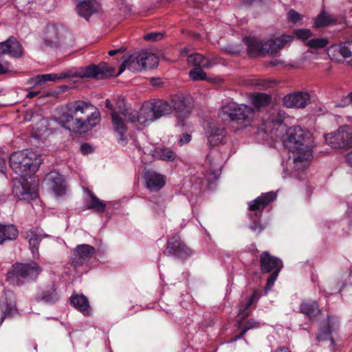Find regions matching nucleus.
<instances>
[{"mask_svg":"<svg viewBox=\"0 0 352 352\" xmlns=\"http://www.w3.org/2000/svg\"><path fill=\"white\" fill-rule=\"evenodd\" d=\"M100 120V112L94 104L78 100L65 104L59 118V124L74 133H82L91 131Z\"/></svg>","mask_w":352,"mask_h":352,"instance_id":"1","label":"nucleus"},{"mask_svg":"<svg viewBox=\"0 0 352 352\" xmlns=\"http://www.w3.org/2000/svg\"><path fill=\"white\" fill-rule=\"evenodd\" d=\"M283 143L292 153L294 163L298 168L313 158L312 148L316 146L312 134L299 126H292L287 131Z\"/></svg>","mask_w":352,"mask_h":352,"instance_id":"2","label":"nucleus"},{"mask_svg":"<svg viewBox=\"0 0 352 352\" xmlns=\"http://www.w3.org/2000/svg\"><path fill=\"white\" fill-rule=\"evenodd\" d=\"M41 162L40 155L30 149L14 151L10 156L11 168L22 177L34 174L38 169Z\"/></svg>","mask_w":352,"mask_h":352,"instance_id":"3","label":"nucleus"},{"mask_svg":"<svg viewBox=\"0 0 352 352\" xmlns=\"http://www.w3.org/2000/svg\"><path fill=\"white\" fill-rule=\"evenodd\" d=\"M218 115L223 120L230 119L244 128L251 125L254 118L255 111L253 107L245 104L228 103L219 109Z\"/></svg>","mask_w":352,"mask_h":352,"instance_id":"4","label":"nucleus"},{"mask_svg":"<svg viewBox=\"0 0 352 352\" xmlns=\"http://www.w3.org/2000/svg\"><path fill=\"white\" fill-rule=\"evenodd\" d=\"M261 270L264 274L270 273L267 280L266 290H270L273 287L278 274L283 267V262L279 258L270 254L267 251L263 252L260 256Z\"/></svg>","mask_w":352,"mask_h":352,"instance_id":"5","label":"nucleus"},{"mask_svg":"<svg viewBox=\"0 0 352 352\" xmlns=\"http://www.w3.org/2000/svg\"><path fill=\"white\" fill-rule=\"evenodd\" d=\"M326 143L333 148L347 150L352 147V126H342L324 135Z\"/></svg>","mask_w":352,"mask_h":352,"instance_id":"6","label":"nucleus"},{"mask_svg":"<svg viewBox=\"0 0 352 352\" xmlns=\"http://www.w3.org/2000/svg\"><path fill=\"white\" fill-rule=\"evenodd\" d=\"M42 268L35 262L30 263H16L8 272V278H22L28 280H35Z\"/></svg>","mask_w":352,"mask_h":352,"instance_id":"7","label":"nucleus"},{"mask_svg":"<svg viewBox=\"0 0 352 352\" xmlns=\"http://www.w3.org/2000/svg\"><path fill=\"white\" fill-rule=\"evenodd\" d=\"M122 113H124L125 120L127 122H138L141 125L146 126L155 121L149 104L142 105L138 112L130 109H124Z\"/></svg>","mask_w":352,"mask_h":352,"instance_id":"8","label":"nucleus"},{"mask_svg":"<svg viewBox=\"0 0 352 352\" xmlns=\"http://www.w3.org/2000/svg\"><path fill=\"white\" fill-rule=\"evenodd\" d=\"M115 69L107 63L102 62L98 65H91L86 67L81 71L80 76L82 78H94L103 79L114 76Z\"/></svg>","mask_w":352,"mask_h":352,"instance_id":"9","label":"nucleus"},{"mask_svg":"<svg viewBox=\"0 0 352 352\" xmlns=\"http://www.w3.org/2000/svg\"><path fill=\"white\" fill-rule=\"evenodd\" d=\"M96 250L91 245L85 243H81L76 246L73 252L72 265L75 270L87 263L90 259L95 255Z\"/></svg>","mask_w":352,"mask_h":352,"instance_id":"10","label":"nucleus"},{"mask_svg":"<svg viewBox=\"0 0 352 352\" xmlns=\"http://www.w3.org/2000/svg\"><path fill=\"white\" fill-rule=\"evenodd\" d=\"M67 34L62 29L54 26L47 28L44 34V41L50 47H63L69 45L66 41Z\"/></svg>","mask_w":352,"mask_h":352,"instance_id":"11","label":"nucleus"},{"mask_svg":"<svg viewBox=\"0 0 352 352\" xmlns=\"http://www.w3.org/2000/svg\"><path fill=\"white\" fill-rule=\"evenodd\" d=\"M310 100L307 92H296L287 94L283 98V104L288 108H305Z\"/></svg>","mask_w":352,"mask_h":352,"instance_id":"12","label":"nucleus"},{"mask_svg":"<svg viewBox=\"0 0 352 352\" xmlns=\"http://www.w3.org/2000/svg\"><path fill=\"white\" fill-rule=\"evenodd\" d=\"M293 35L282 34L274 38H270L264 42L265 52L269 54L276 53L287 44L294 41Z\"/></svg>","mask_w":352,"mask_h":352,"instance_id":"13","label":"nucleus"},{"mask_svg":"<svg viewBox=\"0 0 352 352\" xmlns=\"http://www.w3.org/2000/svg\"><path fill=\"white\" fill-rule=\"evenodd\" d=\"M13 194L19 199L27 201H32L37 198L36 190L28 183H15L13 187Z\"/></svg>","mask_w":352,"mask_h":352,"instance_id":"14","label":"nucleus"},{"mask_svg":"<svg viewBox=\"0 0 352 352\" xmlns=\"http://www.w3.org/2000/svg\"><path fill=\"white\" fill-rule=\"evenodd\" d=\"M6 54L14 58L21 57L23 54L22 47L14 36L0 43V54Z\"/></svg>","mask_w":352,"mask_h":352,"instance_id":"15","label":"nucleus"},{"mask_svg":"<svg viewBox=\"0 0 352 352\" xmlns=\"http://www.w3.org/2000/svg\"><path fill=\"white\" fill-rule=\"evenodd\" d=\"M144 179L146 188L151 191H157L166 184L165 177L156 172L146 171Z\"/></svg>","mask_w":352,"mask_h":352,"instance_id":"16","label":"nucleus"},{"mask_svg":"<svg viewBox=\"0 0 352 352\" xmlns=\"http://www.w3.org/2000/svg\"><path fill=\"white\" fill-rule=\"evenodd\" d=\"M45 183L50 190L56 195H60L65 192V187L61 175L56 172H51L45 179Z\"/></svg>","mask_w":352,"mask_h":352,"instance_id":"17","label":"nucleus"},{"mask_svg":"<svg viewBox=\"0 0 352 352\" xmlns=\"http://www.w3.org/2000/svg\"><path fill=\"white\" fill-rule=\"evenodd\" d=\"M78 14L88 19L92 14L99 11V6L95 0H74Z\"/></svg>","mask_w":352,"mask_h":352,"instance_id":"18","label":"nucleus"},{"mask_svg":"<svg viewBox=\"0 0 352 352\" xmlns=\"http://www.w3.org/2000/svg\"><path fill=\"white\" fill-rule=\"evenodd\" d=\"M206 133L209 143L212 146L217 145L222 142L226 135L225 129L214 122H211L208 124L206 129Z\"/></svg>","mask_w":352,"mask_h":352,"instance_id":"19","label":"nucleus"},{"mask_svg":"<svg viewBox=\"0 0 352 352\" xmlns=\"http://www.w3.org/2000/svg\"><path fill=\"white\" fill-rule=\"evenodd\" d=\"M59 299V295L54 283L47 285L39 294L35 297L37 302L42 301L48 305L56 303Z\"/></svg>","mask_w":352,"mask_h":352,"instance_id":"20","label":"nucleus"},{"mask_svg":"<svg viewBox=\"0 0 352 352\" xmlns=\"http://www.w3.org/2000/svg\"><path fill=\"white\" fill-rule=\"evenodd\" d=\"M124 109H130L126 106L125 103H123L122 104H120L118 110L113 109V112L111 113L112 123L114 129L118 133L121 134H122L126 129L124 121L123 120V118L125 119V115L122 113Z\"/></svg>","mask_w":352,"mask_h":352,"instance_id":"21","label":"nucleus"},{"mask_svg":"<svg viewBox=\"0 0 352 352\" xmlns=\"http://www.w3.org/2000/svg\"><path fill=\"white\" fill-rule=\"evenodd\" d=\"M69 300L71 305L84 316L90 314L91 307L86 296L82 294H74L71 296Z\"/></svg>","mask_w":352,"mask_h":352,"instance_id":"22","label":"nucleus"},{"mask_svg":"<svg viewBox=\"0 0 352 352\" xmlns=\"http://www.w3.org/2000/svg\"><path fill=\"white\" fill-rule=\"evenodd\" d=\"M166 253L178 258L184 259L192 254V250L186 243H168Z\"/></svg>","mask_w":352,"mask_h":352,"instance_id":"23","label":"nucleus"},{"mask_svg":"<svg viewBox=\"0 0 352 352\" xmlns=\"http://www.w3.org/2000/svg\"><path fill=\"white\" fill-rule=\"evenodd\" d=\"M276 197V195L274 192L263 194L254 200L248 203L249 210L251 211L262 210L274 201Z\"/></svg>","mask_w":352,"mask_h":352,"instance_id":"24","label":"nucleus"},{"mask_svg":"<svg viewBox=\"0 0 352 352\" xmlns=\"http://www.w3.org/2000/svg\"><path fill=\"white\" fill-rule=\"evenodd\" d=\"M143 60H140V52L126 58L120 70L121 74L126 68L133 72H140L144 69Z\"/></svg>","mask_w":352,"mask_h":352,"instance_id":"25","label":"nucleus"},{"mask_svg":"<svg viewBox=\"0 0 352 352\" xmlns=\"http://www.w3.org/2000/svg\"><path fill=\"white\" fill-rule=\"evenodd\" d=\"M149 106L152 109L153 117H155V121L172 111V106L164 100L150 103Z\"/></svg>","mask_w":352,"mask_h":352,"instance_id":"26","label":"nucleus"},{"mask_svg":"<svg viewBox=\"0 0 352 352\" xmlns=\"http://www.w3.org/2000/svg\"><path fill=\"white\" fill-rule=\"evenodd\" d=\"M18 234V230L13 224L0 223V242L14 241Z\"/></svg>","mask_w":352,"mask_h":352,"instance_id":"27","label":"nucleus"},{"mask_svg":"<svg viewBox=\"0 0 352 352\" xmlns=\"http://www.w3.org/2000/svg\"><path fill=\"white\" fill-rule=\"evenodd\" d=\"M260 296L257 291H254L249 297L246 302H241L239 307V316H241V319H245L251 314V307L256 304L259 299Z\"/></svg>","mask_w":352,"mask_h":352,"instance_id":"28","label":"nucleus"},{"mask_svg":"<svg viewBox=\"0 0 352 352\" xmlns=\"http://www.w3.org/2000/svg\"><path fill=\"white\" fill-rule=\"evenodd\" d=\"M243 42L247 47L249 54H257L265 52L264 42H260L256 37H245Z\"/></svg>","mask_w":352,"mask_h":352,"instance_id":"29","label":"nucleus"},{"mask_svg":"<svg viewBox=\"0 0 352 352\" xmlns=\"http://www.w3.org/2000/svg\"><path fill=\"white\" fill-rule=\"evenodd\" d=\"M86 207L88 209L94 210L96 212L102 213L105 210L106 204L101 201L96 195L89 191L86 198Z\"/></svg>","mask_w":352,"mask_h":352,"instance_id":"30","label":"nucleus"},{"mask_svg":"<svg viewBox=\"0 0 352 352\" xmlns=\"http://www.w3.org/2000/svg\"><path fill=\"white\" fill-rule=\"evenodd\" d=\"M300 310L309 318L316 317L320 311L316 301H303L300 305Z\"/></svg>","mask_w":352,"mask_h":352,"instance_id":"31","label":"nucleus"},{"mask_svg":"<svg viewBox=\"0 0 352 352\" xmlns=\"http://www.w3.org/2000/svg\"><path fill=\"white\" fill-rule=\"evenodd\" d=\"M270 100V96L264 93L254 94L250 96L251 103L258 110L268 106Z\"/></svg>","mask_w":352,"mask_h":352,"instance_id":"32","label":"nucleus"},{"mask_svg":"<svg viewBox=\"0 0 352 352\" xmlns=\"http://www.w3.org/2000/svg\"><path fill=\"white\" fill-rule=\"evenodd\" d=\"M61 78L62 77L58 76L55 74H45L37 75L35 77L29 79L28 82L33 87H36L43 85L48 81H55Z\"/></svg>","mask_w":352,"mask_h":352,"instance_id":"33","label":"nucleus"},{"mask_svg":"<svg viewBox=\"0 0 352 352\" xmlns=\"http://www.w3.org/2000/svg\"><path fill=\"white\" fill-rule=\"evenodd\" d=\"M337 20L332 15L328 14L325 10H322L314 21V26L320 28L329 26L336 23Z\"/></svg>","mask_w":352,"mask_h":352,"instance_id":"34","label":"nucleus"},{"mask_svg":"<svg viewBox=\"0 0 352 352\" xmlns=\"http://www.w3.org/2000/svg\"><path fill=\"white\" fill-rule=\"evenodd\" d=\"M189 76L192 80H206L217 84L222 81V80L219 78H208L206 74L204 72L201 67H195L193 69L190 70L189 72Z\"/></svg>","mask_w":352,"mask_h":352,"instance_id":"35","label":"nucleus"},{"mask_svg":"<svg viewBox=\"0 0 352 352\" xmlns=\"http://www.w3.org/2000/svg\"><path fill=\"white\" fill-rule=\"evenodd\" d=\"M153 156L158 160L173 162L176 155L170 148H157L153 151Z\"/></svg>","mask_w":352,"mask_h":352,"instance_id":"36","label":"nucleus"},{"mask_svg":"<svg viewBox=\"0 0 352 352\" xmlns=\"http://www.w3.org/2000/svg\"><path fill=\"white\" fill-rule=\"evenodd\" d=\"M140 60H143L144 69H150L158 64L157 57L152 53L140 52Z\"/></svg>","mask_w":352,"mask_h":352,"instance_id":"37","label":"nucleus"},{"mask_svg":"<svg viewBox=\"0 0 352 352\" xmlns=\"http://www.w3.org/2000/svg\"><path fill=\"white\" fill-rule=\"evenodd\" d=\"M339 53L347 63L352 65V41L341 43L339 45Z\"/></svg>","mask_w":352,"mask_h":352,"instance_id":"38","label":"nucleus"},{"mask_svg":"<svg viewBox=\"0 0 352 352\" xmlns=\"http://www.w3.org/2000/svg\"><path fill=\"white\" fill-rule=\"evenodd\" d=\"M205 57L198 53L191 54L188 56L187 63L195 67H210V64L208 63H204Z\"/></svg>","mask_w":352,"mask_h":352,"instance_id":"39","label":"nucleus"},{"mask_svg":"<svg viewBox=\"0 0 352 352\" xmlns=\"http://www.w3.org/2000/svg\"><path fill=\"white\" fill-rule=\"evenodd\" d=\"M332 329L329 326V320H328L327 324L324 325L320 329V331L317 334V339L318 341L330 340L331 344H334V340L331 336Z\"/></svg>","mask_w":352,"mask_h":352,"instance_id":"40","label":"nucleus"},{"mask_svg":"<svg viewBox=\"0 0 352 352\" xmlns=\"http://www.w3.org/2000/svg\"><path fill=\"white\" fill-rule=\"evenodd\" d=\"M245 319H241L238 321L237 327L239 329H243V333H246L249 330L256 329L260 327V322L254 319H249L244 322Z\"/></svg>","mask_w":352,"mask_h":352,"instance_id":"41","label":"nucleus"},{"mask_svg":"<svg viewBox=\"0 0 352 352\" xmlns=\"http://www.w3.org/2000/svg\"><path fill=\"white\" fill-rule=\"evenodd\" d=\"M19 314L15 303L9 302L6 304V307L3 310V315L1 318L0 324H1L6 318H13Z\"/></svg>","mask_w":352,"mask_h":352,"instance_id":"42","label":"nucleus"},{"mask_svg":"<svg viewBox=\"0 0 352 352\" xmlns=\"http://www.w3.org/2000/svg\"><path fill=\"white\" fill-rule=\"evenodd\" d=\"M27 238L28 239L30 242H38L42 240H51V237L46 234H44L42 230H30L28 232Z\"/></svg>","mask_w":352,"mask_h":352,"instance_id":"43","label":"nucleus"},{"mask_svg":"<svg viewBox=\"0 0 352 352\" xmlns=\"http://www.w3.org/2000/svg\"><path fill=\"white\" fill-rule=\"evenodd\" d=\"M274 85L275 82L273 80L263 78L254 80L253 82L251 83V86L261 90H265L268 88H271L274 87Z\"/></svg>","mask_w":352,"mask_h":352,"instance_id":"44","label":"nucleus"},{"mask_svg":"<svg viewBox=\"0 0 352 352\" xmlns=\"http://www.w3.org/2000/svg\"><path fill=\"white\" fill-rule=\"evenodd\" d=\"M329 43L327 38H316L307 41L306 45L313 49H320L325 47Z\"/></svg>","mask_w":352,"mask_h":352,"instance_id":"45","label":"nucleus"},{"mask_svg":"<svg viewBox=\"0 0 352 352\" xmlns=\"http://www.w3.org/2000/svg\"><path fill=\"white\" fill-rule=\"evenodd\" d=\"M294 36L302 41H306L312 36V32L309 29H298L294 32Z\"/></svg>","mask_w":352,"mask_h":352,"instance_id":"46","label":"nucleus"},{"mask_svg":"<svg viewBox=\"0 0 352 352\" xmlns=\"http://www.w3.org/2000/svg\"><path fill=\"white\" fill-rule=\"evenodd\" d=\"M303 16L292 9L288 12V19L289 21L294 24H301L302 22Z\"/></svg>","mask_w":352,"mask_h":352,"instance_id":"47","label":"nucleus"},{"mask_svg":"<svg viewBox=\"0 0 352 352\" xmlns=\"http://www.w3.org/2000/svg\"><path fill=\"white\" fill-rule=\"evenodd\" d=\"M164 34L162 32H152L144 36V38L146 41H157L163 38Z\"/></svg>","mask_w":352,"mask_h":352,"instance_id":"48","label":"nucleus"},{"mask_svg":"<svg viewBox=\"0 0 352 352\" xmlns=\"http://www.w3.org/2000/svg\"><path fill=\"white\" fill-rule=\"evenodd\" d=\"M0 54V74H6L9 72L10 64L8 61L3 60L2 56Z\"/></svg>","mask_w":352,"mask_h":352,"instance_id":"49","label":"nucleus"},{"mask_svg":"<svg viewBox=\"0 0 352 352\" xmlns=\"http://www.w3.org/2000/svg\"><path fill=\"white\" fill-rule=\"evenodd\" d=\"M30 250L34 257L38 256V243H29Z\"/></svg>","mask_w":352,"mask_h":352,"instance_id":"50","label":"nucleus"},{"mask_svg":"<svg viewBox=\"0 0 352 352\" xmlns=\"http://www.w3.org/2000/svg\"><path fill=\"white\" fill-rule=\"evenodd\" d=\"M80 151L83 154H87L93 151V147L89 144H83L80 146Z\"/></svg>","mask_w":352,"mask_h":352,"instance_id":"51","label":"nucleus"},{"mask_svg":"<svg viewBox=\"0 0 352 352\" xmlns=\"http://www.w3.org/2000/svg\"><path fill=\"white\" fill-rule=\"evenodd\" d=\"M105 102H106V107L111 110V113L113 112V109L118 110V107H119L120 104H122L123 103H124V101L119 102L117 103L116 107H113L109 99L106 100Z\"/></svg>","mask_w":352,"mask_h":352,"instance_id":"52","label":"nucleus"},{"mask_svg":"<svg viewBox=\"0 0 352 352\" xmlns=\"http://www.w3.org/2000/svg\"><path fill=\"white\" fill-rule=\"evenodd\" d=\"M191 136L189 134H184L183 136L180 138L179 142L182 144L188 143L190 141Z\"/></svg>","mask_w":352,"mask_h":352,"instance_id":"53","label":"nucleus"},{"mask_svg":"<svg viewBox=\"0 0 352 352\" xmlns=\"http://www.w3.org/2000/svg\"><path fill=\"white\" fill-rule=\"evenodd\" d=\"M241 329V332L239 333V334H238V335L235 336L234 337L232 338L230 341V342H235L236 340L243 338V336H244V335L245 333H243V329Z\"/></svg>","mask_w":352,"mask_h":352,"instance_id":"54","label":"nucleus"},{"mask_svg":"<svg viewBox=\"0 0 352 352\" xmlns=\"http://www.w3.org/2000/svg\"><path fill=\"white\" fill-rule=\"evenodd\" d=\"M6 168V161L3 158L0 157V171H3Z\"/></svg>","mask_w":352,"mask_h":352,"instance_id":"55","label":"nucleus"},{"mask_svg":"<svg viewBox=\"0 0 352 352\" xmlns=\"http://www.w3.org/2000/svg\"><path fill=\"white\" fill-rule=\"evenodd\" d=\"M252 229L254 232H261L264 229V228L262 226L259 225V226H252Z\"/></svg>","mask_w":352,"mask_h":352,"instance_id":"56","label":"nucleus"},{"mask_svg":"<svg viewBox=\"0 0 352 352\" xmlns=\"http://www.w3.org/2000/svg\"><path fill=\"white\" fill-rule=\"evenodd\" d=\"M120 52H121V50L120 49H118V50H110L109 52V56H114L116 54H117L118 53H119Z\"/></svg>","mask_w":352,"mask_h":352,"instance_id":"57","label":"nucleus"},{"mask_svg":"<svg viewBox=\"0 0 352 352\" xmlns=\"http://www.w3.org/2000/svg\"><path fill=\"white\" fill-rule=\"evenodd\" d=\"M240 50L238 47H234L232 49L228 50V52L232 54L239 52Z\"/></svg>","mask_w":352,"mask_h":352,"instance_id":"58","label":"nucleus"},{"mask_svg":"<svg viewBox=\"0 0 352 352\" xmlns=\"http://www.w3.org/2000/svg\"><path fill=\"white\" fill-rule=\"evenodd\" d=\"M346 160L349 162V163L352 164V151L349 153L347 154Z\"/></svg>","mask_w":352,"mask_h":352,"instance_id":"59","label":"nucleus"},{"mask_svg":"<svg viewBox=\"0 0 352 352\" xmlns=\"http://www.w3.org/2000/svg\"><path fill=\"white\" fill-rule=\"evenodd\" d=\"M37 94H38L37 91H30L28 94V97L30 98H32L34 97L35 96H36Z\"/></svg>","mask_w":352,"mask_h":352,"instance_id":"60","label":"nucleus"},{"mask_svg":"<svg viewBox=\"0 0 352 352\" xmlns=\"http://www.w3.org/2000/svg\"><path fill=\"white\" fill-rule=\"evenodd\" d=\"M275 352H290V351L288 348L283 347L277 349Z\"/></svg>","mask_w":352,"mask_h":352,"instance_id":"61","label":"nucleus"},{"mask_svg":"<svg viewBox=\"0 0 352 352\" xmlns=\"http://www.w3.org/2000/svg\"><path fill=\"white\" fill-rule=\"evenodd\" d=\"M347 98L351 102H352V91L347 95Z\"/></svg>","mask_w":352,"mask_h":352,"instance_id":"62","label":"nucleus"},{"mask_svg":"<svg viewBox=\"0 0 352 352\" xmlns=\"http://www.w3.org/2000/svg\"><path fill=\"white\" fill-rule=\"evenodd\" d=\"M186 52H187V50H185V49H184V50H183L182 51V54L183 55H184Z\"/></svg>","mask_w":352,"mask_h":352,"instance_id":"63","label":"nucleus"}]
</instances>
